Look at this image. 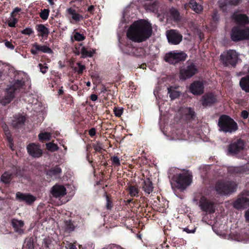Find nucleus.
I'll list each match as a JSON object with an SVG mask.
<instances>
[{
  "mask_svg": "<svg viewBox=\"0 0 249 249\" xmlns=\"http://www.w3.org/2000/svg\"><path fill=\"white\" fill-rule=\"evenodd\" d=\"M77 65L79 67V70L78 71V73H82L83 71L85 69V66L81 64L80 63H77Z\"/></svg>",
  "mask_w": 249,
  "mask_h": 249,
  "instance_id": "48",
  "label": "nucleus"
},
{
  "mask_svg": "<svg viewBox=\"0 0 249 249\" xmlns=\"http://www.w3.org/2000/svg\"><path fill=\"white\" fill-rule=\"evenodd\" d=\"M66 12L68 14L71 16L72 19L76 22L79 21L84 18L83 16L77 13L75 10L71 8H68L66 10Z\"/></svg>",
  "mask_w": 249,
  "mask_h": 249,
  "instance_id": "21",
  "label": "nucleus"
},
{
  "mask_svg": "<svg viewBox=\"0 0 249 249\" xmlns=\"http://www.w3.org/2000/svg\"><path fill=\"white\" fill-rule=\"evenodd\" d=\"M78 50L77 52H76V51L74 52L75 53H76V54H77V55H79L80 53H80V49H81L80 46L78 47Z\"/></svg>",
  "mask_w": 249,
  "mask_h": 249,
  "instance_id": "62",
  "label": "nucleus"
},
{
  "mask_svg": "<svg viewBox=\"0 0 249 249\" xmlns=\"http://www.w3.org/2000/svg\"><path fill=\"white\" fill-rule=\"evenodd\" d=\"M36 29L39 36L43 38H46L49 34V30L43 24H39L36 26Z\"/></svg>",
  "mask_w": 249,
  "mask_h": 249,
  "instance_id": "23",
  "label": "nucleus"
},
{
  "mask_svg": "<svg viewBox=\"0 0 249 249\" xmlns=\"http://www.w3.org/2000/svg\"><path fill=\"white\" fill-rule=\"evenodd\" d=\"M94 10V6L93 5H90L88 8V11L90 13H92Z\"/></svg>",
  "mask_w": 249,
  "mask_h": 249,
  "instance_id": "58",
  "label": "nucleus"
},
{
  "mask_svg": "<svg viewBox=\"0 0 249 249\" xmlns=\"http://www.w3.org/2000/svg\"><path fill=\"white\" fill-rule=\"evenodd\" d=\"M38 138L40 141L49 140L51 138V134L46 132H41L38 135Z\"/></svg>",
  "mask_w": 249,
  "mask_h": 249,
  "instance_id": "35",
  "label": "nucleus"
},
{
  "mask_svg": "<svg viewBox=\"0 0 249 249\" xmlns=\"http://www.w3.org/2000/svg\"><path fill=\"white\" fill-rule=\"evenodd\" d=\"M46 146L47 149L51 152L56 151L58 149L57 145L52 142L47 143Z\"/></svg>",
  "mask_w": 249,
  "mask_h": 249,
  "instance_id": "38",
  "label": "nucleus"
},
{
  "mask_svg": "<svg viewBox=\"0 0 249 249\" xmlns=\"http://www.w3.org/2000/svg\"><path fill=\"white\" fill-rule=\"evenodd\" d=\"M73 37L75 40L78 41L83 40L85 39V36L79 33H75Z\"/></svg>",
  "mask_w": 249,
  "mask_h": 249,
  "instance_id": "43",
  "label": "nucleus"
},
{
  "mask_svg": "<svg viewBox=\"0 0 249 249\" xmlns=\"http://www.w3.org/2000/svg\"><path fill=\"white\" fill-rule=\"evenodd\" d=\"M187 57V54L182 52L171 51L166 53L164 60L165 61L172 64L184 61Z\"/></svg>",
  "mask_w": 249,
  "mask_h": 249,
  "instance_id": "7",
  "label": "nucleus"
},
{
  "mask_svg": "<svg viewBox=\"0 0 249 249\" xmlns=\"http://www.w3.org/2000/svg\"><path fill=\"white\" fill-rule=\"evenodd\" d=\"M168 94L171 99L174 100L179 96L180 91L178 87H170L168 88Z\"/></svg>",
  "mask_w": 249,
  "mask_h": 249,
  "instance_id": "22",
  "label": "nucleus"
},
{
  "mask_svg": "<svg viewBox=\"0 0 249 249\" xmlns=\"http://www.w3.org/2000/svg\"><path fill=\"white\" fill-rule=\"evenodd\" d=\"M183 139V137L182 136V135L178 136V134H176V135H174V134H173V136L172 137L171 140H182Z\"/></svg>",
  "mask_w": 249,
  "mask_h": 249,
  "instance_id": "50",
  "label": "nucleus"
},
{
  "mask_svg": "<svg viewBox=\"0 0 249 249\" xmlns=\"http://www.w3.org/2000/svg\"><path fill=\"white\" fill-rule=\"evenodd\" d=\"M228 1L232 5H236L238 3L239 0H228Z\"/></svg>",
  "mask_w": 249,
  "mask_h": 249,
  "instance_id": "55",
  "label": "nucleus"
},
{
  "mask_svg": "<svg viewBox=\"0 0 249 249\" xmlns=\"http://www.w3.org/2000/svg\"><path fill=\"white\" fill-rule=\"evenodd\" d=\"M127 190L129 192V195L132 196H137L139 194V189L137 186H129Z\"/></svg>",
  "mask_w": 249,
  "mask_h": 249,
  "instance_id": "32",
  "label": "nucleus"
},
{
  "mask_svg": "<svg viewBox=\"0 0 249 249\" xmlns=\"http://www.w3.org/2000/svg\"><path fill=\"white\" fill-rule=\"evenodd\" d=\"M51 193L54 197H60L66 195V189L63 185L56 184L52 188Z\"/></svg>",
  "mask_w": 249,
  "mask_h": 249,
  "instance_id": "15",
  "label": "nucleus"
},
{
  "mask_svg": "<svg viewBox=\"0 0 249 249\" xmlns=\"http://www.w3.org/2000/svg\"><path fill=\"white\" fill-rule=\"evenodd\" d=\"M182 115V117L186 119H190L194 115V112L190 107H183L180 110Z\"/></svg>",
  "mask_w": 249,
  "mask_h": 249,
  "instance_id": "24",
  "label": "nucleus"
},
{
  "mask_svg": "<svg viewBox=\"0 0 249 249\" xmlns=\"http://www.w3.org/2000/svg\"><path fill=\"white\" fill-rule=\"evenodd\" d=\"M240 85L243 90L249 92V75L243 77L241 79Z\"/></svg>",
  "mask_w": 249,
  "mask_h": 249,
  "instance_id": "28",
  "label": "nucleus"
},
{
  "mask_svg": "<svg viewBox=\"0 0 249 249\" xmlns=\"http://www.w3.org/2000/svg\"><path fill=\"white\" fill-rule=\"evenodd\" d=\"M67 249H77L76 246L71 243H69L66 246Z\"/></svg>",
  "mask_w": 249,
  "mask_h": 249,
  "instance_id": "53",
  "label": "nucleus"
},
{
  "mask_svg": "<svg viewBox=\"0 0 249 249\" xmlns=\"http://www.w3.org/2000/svg\"><path fill=\"white\" fill-rule=\"evenodd\" d=\"M21 33L23 35H30L33 33V30L31 28H26L23 30Z\"/></svg>",
  "mask_w": 249,
  "mask_h": 249,
  "instance_id": "45",
  "label": "nucleus"
},
{
  "mask_svg": "<svg viewBox=\"0 0 249 249\" xmlns=\"http://www.w3.org/2000/svg\"><path fill=\"white\" fill-rule=\"evenodd\" d=\"M31 53L36 54L39 52L44 53H52V50L46 45H40L36 43L33 44V48L31 50Z\"/></svg>",
  "mask_w": 249,
  "mask_h": 249,
  "instance_id": "16",
  "label": "nucleus"
},
{
  "mask_svg": "<svg viewBox=\"0 0 249 249\" xmlns=\"http://www.w3.org/2000/svg\"><path fill=\"white\" fill-rule=\"evenodd\" d=\"M14 97L13 88H9L6 91L4 96L0 99V102L2 104L5 105L9 103Z\"/></svg>",
  "mask_w": 249,
  "mask_h": 249,
  "instance_id": "20",
  "label": "nucleus"
},
{
  "mask_svg": "<svg viewBox=\"0 0 249 249\" xmlns=\"http://www.w3.org/2000/svg\"><path fill=\"white\" fill-rule=\"evenodd\" d=\"M168 42L172 44L177 45L182 40V36L177 31L170 30L166 33Z\"/></svg>",
  "mask_w": 249,
  "mask_h": 249,
  "instance_id": "10",
  "label": "nucleus"
},
{
  "mask_svg": "<svg viewBox=\"0 0 249 249\" xmlns=\"http://www.w3.org/2000/svg\"><path fill=\"white\" fill-rule=\"evenodd\" d=\"M16 198L20 201H25L28 204H32L36 199V197L31 195L20 192H18L16 194Z\"/></svg>",
  "mask_w": 249,
  "mask_h": 249,
  "instance_id": "18",
  "label": "nucleus"
},
{
  "mask_svg": "<svg viewBox=\"0 0 249 249\" xmlns=\"http://www.w3.org/2000/svg\"><path fill=\"white\" fill-rule=\"evenodd\" d=\"M237 184L234 182H218L215 185L216 192L220 195H228L235 192Z\"/></svg>",
  "mask_w": 249,
  "mask_h": 249,
  "instance_id": "5",
  "label": "nucleus"
},
{
  "mask_svg": "<svg viewBox=\"0 0 249 249\" xmlns=\"http://www.w3.org/2000/svg\"><path fill=\"white\" fill-rule=\"evenodd\" d=\"M201 103L203 106H209L217 101L216 97L212 93H209L202 96Z\"/></svg>",
  "mask_w": 249,
  "mask_h": 249,
  "instance_id": "17",
  "label": "nucleus"
},
{
  "mask_svg": "<svg viewBox=\"0 0 249 249\" xmlns=\"http://www.w3.org/2000/svg\"><path fill=\"white\" fill-rule=\"evenodd\" d=\"M213 18L215 20H217L218 19V16L216 13H213Z\"/></svg>",
  "mask_w": 249,
  "mask_h": 249,
  "instance_id": "61",
  "label": "nucleus"
},
{
  "mask_svg": "<svg viewBox=\"0 0 249 249\" xmlns=\"http://www.w3.org/2000/svg\"><path fill=\"white\" fill-rule=\"evenodd\" d=\"M188 5L189 7L196 13H200L203 10L202 6L197 3L194 0H191Z\"/></svg>",
  "mask_w": 249,
  "mask_h": 249,
  "instance_id": "26",
  "label": "nucleus"
},
{
  "mask_svg": "<svg viewBox=\"0 0 249 249\" xmlns=\"http://www.w3.org/2000/svg\"><path fill=\"white\" fill-rule=\"evenodd\" d=\"M239 54L235 51L230 50L221 54V59L225 65L234 66L240 61Z\"/></svg>",
  "mask_w": 249,
  "mask_h": 249,
  "instance_id": "4",
  "label": "nucleus"
},
{
  "mask_svg": "<svg viewBox=\"0 0 249 249\" xmlns=\"http://www.w3.org/2000/svg\"><path fill=\"white\" fill-rule=\"evenodd\" d=\"M241 115L243 118L246 119L248 117L249 113L247 111L243 110L241 113Z\"/></svg>",
  "mask_w": 249,
  "mask_h": 249,
  "instance_id": "54",
  "label": "nucleus"
},
{
  "mask_svg": "<svg viewBox=\"0 0 249 249\" xmlns=\"http://www.w3.org/2000/svg\"><path fill=\"white\" fill-rule=\"evenodd\" d=\"M12 179V174L9 172H5L1 177V180L5 183H9Z\"/></svg>",
  "mask_w": 249,
  "mask_h": 249,
  "instance_id": "33",
  "label": "nucleus"
},
{
  "mask_svg": "<svg viewBox=\"0 0 249 249\" xmlns=\"http://www.w3.org/2000/svg\"><path fill=\"white\" fill-rule=\"evenodd\" d=\"M114 112L116 116L120 117L123 113V109L122 108H114Z\"/></svg>",
  "mask_w": 249,
  "mask_h": 249,
  "instance_id": "44",
  "label": "nucleus"
},
{
  "mask_svg": "<svg viewBox=\"0 0 249 249\" xmlns=\"http://www.w3.org/2000/svg\"><path fill=\"white\" fill-rule=\"evenodd\" d=\"M191 175L188 172H184L174 176L171 184L173 188L184 190L191 184Z\"/></svg>",
  "mask_w": 249,
  "mask_h": 249,
  "instance_id": "2",
  "label": "nucleus"
},
{
  "mask_svg": "<svg viewBox=\"0 0 249 249\" xmlns=\"http://www.w3.org/2000/svg\"><path fill=\"white\" fill-rule=\"evenodd\" d=\"M234 171L236 173L244 174L247 173L249 171V169H248L247 166L246 167L242 166L234 168Z\"/></svg>",
  "mask_w": 249,
  "mask_h": 249,
  "instance_id": "36",
  "label": "nucleus"
},
{
  "mask_svg": "<svg viewBox=\"0 0 249 249\" xmlns=\"http://www.w3.org/2000/svg\"><path fill=\"white\" fill-rule=\"evenodd\" d=\"M20 11V9L18 7H17V8H15V9L14 10L13 12L12 13H13V16H14V14L15 13L18 12Z\"/></svg>",
  "mask_w": 249,
  "mask_h": 249,
  "instance_id": "59",
  "label": "nucleus"
},
{
  "mask_svg": "<svg viewBox=\"0 0 249 249\" xmlns=\"http://www.w3.org/2000/svg\"><path fill=\"white\" fill-rule=\"evenodd\" d=\"M80 53L83 58L91 57L93 53H95L93 50H88L86 47L83 46L81 44H80Z\"/></svg>",
  "mask_w": 249,
  "mask_h": 249,
  "instance_id": "30",
  "label": "nucleus"
},
{
  "mask_svg": "<svg viewBox=\"0 0 249 249\" xmlns=\"http://www.w3.org/2000/svg\"><path fill=\"white\" fill-rule=\"evenodd\" d=\"M97 96L96 94H92L90 95V99L92 101H95L97 100Z\"/></svg>",
  "mask_w": 249,
  "mask_h": 249,
  "instance_id": "56",
  "label": "nucleus"
},
{
  "mask_svg": "<svg viewBox=\"0 0 249 249\" xmlns=\"http://www.w3.org/2000/svg\"><path fill=\"white\" fill-rule=\"evenodd\" d=\"M244 142L238 140L236 142L230 144L228 148V153L231 155L237 154L239 151L243 149Z\"/></svg>",
  "mask_w": 249,
  "mask_h": 249,
  "instance_id": "14",
  "label": "nucleus"
},
{
  "mask_svg": "<svg viewBox=\"0 0 249 249\" xmlns=\"http://www.w3.org/2000/svg\"><path fill=\"white\" fill-rule=\"evenodd\" d=\"M93 148L96 151L100 152L102 149V145L99 142H97L93 145Z\"/></svg>",
  "mask_w": 249,
  "mask_h": 249,
  "instance_id": "47",
  "label": "nucleus"
},
{
  "mask_svg": "<svg viewBox=\"0 0 249 249\" xmlns=\"http://www.w3.org/2000/svg\"><path fill=\"white\" fill-rule=\"evenodd\" d=\"M143 191L147 194H150L153 190L152 182L149 178H146L143 181L142 186Z\"/></svg>",
  "mask_w": 249,
  "mask_h": 249,
  "instance_id": "25",
  "label": "nucleus"
},
{
  "mask_svg": "<svg viewBox=\"0 0 249 249\" xmlns=\"http://www.w3.org/2000/svg\"><path fill=\"white\" fill-rule=\"evenodd\" d=\"M18 19L15 17V16H13V13H11V17L8 18L7 20V23L10 27H15V24L17 23Z\"/></svg>",
  "mask_w": 249,
  "mask_h": 249,
  "instance_id": "34",
  "label": "nucleus"
},
{
  "mask_svg": "<svg viewBox=\"0 0 249 249\" xmlns=\"http://www.w3.org/2000/svg\"><path fill=\"white\" fill-rule=\"evenodd\" d=\"M199 207L201 209L208 213H213L215 212V206L210 200L202 197L199 202Z\"/></svg>",
  "mask_w": 249,
  "mask_h": 249,
  "instance_id": "11",
  "label": "nucleus"
},
{
  "mask_svg": "<svg viewBox=\"0 0 249 249\" xmlns=\"http://www.w3.org/2000/svg\"><path fill=\"white\" fill-rule=\"evenodd\" d=\"M197 72L196 66L192 63L188 64L186 67L182 68L180 70L179 78L186 80L192 77Z\"/></svg>",
  "mask_w": 249,
  "mask_h": 249,
  "instance_id": "8",
  "label": "nucleus"
},
{
  "mask_svg": "<svg viewBox=\"0 0 249 249\" xmlns=\"http://www.w3.org/2000/svg\"><path fill=\"white\" fill-rule=\"evenodd\" d=\"M231 39L233 41L249 39V28H240L238 26L233 27L231 33Z\"/></svg>",
  "mask_w": 249,
  "mask_h": 249,
  "instance_id": "6",
  "label": "nucleus"
},
{
  "mask_svg": "<svg viewBox=\"0 0 249 249\" xmlns=\"http://www.w3.org/2000/svg\"><path fill=\"white\" fill-rule=\"evenodd\" d=\"M27 149L29 154L33 158H39L42 155V151L40 146L35 143L29 144Z\"/></svg>",
  "mask_w": 249,
  "mask_h": 249,
  "instance_id": "12",
  "label": "nucleus"
},
{
  "mask_svg": "<svg viewBox=\"0 0 249 249\" xmlns=\"http://www.w3.org/2000/svg\"><path fill=\"white\" fill-rule=\"evenodd\" d=\"M3 128L4 131H5V133L6 135L7 139H8L9 142L10 143V147L12 148V147L13 145L12 143V139H11V138L10 136L9 133L8 132V130L7 129V127L6 125L3 126Z\"/></svg>",
  "mask_w": 249,
  "mask_h": 249,
  "instance_id": "41",
  "label": "nucleus"
},
{
  "mask_svg": "<svg viewBox=\"0 0 249 249\" xmlns=\"http://www.w3.org/2000/svg\"><path fill=\"white\" fill-rule=\"evenodd\" d=\"M112 162L115 165H119L120 164V160L116 156H114L112 158Z\"/></svg>",
  "mask_w": 249,
  "mask_h": 249,
  "instance_id": "49",
  "label": "nucleus"
},
{
  "mask_svg": "<svg viewBox=\"0 0 249 249\" xmlns=\"http://www.w3.org/2000/svg\"><path fill=\"white\" fill-rule=\"evenodd\" d=\"M218 126L220 130L225 132L232 133L238 128L237 124L227 115H223L220 117Z\"/></svg>",
  "mask_w": 249,
  "mask_h": 249,
  "instance_id": "3",
  "label": "nucleus"
},
{
  "mask_svg": "<svg viewBox=\"0 0 249 249\" xmlns=\"http://www.w3.org/2000/svg\"><path fill=\"white\" fill-rule=\"evenodd\" d=\"M89 134L91 136H93L95 135V130L94 128H92L89 130Z\"/></svg>",
  "mask_w": 249,
  "mask_h": 249,
  "instance_id": "57",
  "label": "nucleus"
},
{
  "mask_svg": "<svg viewBox=\"0 0 249 249\" xmlns=\"http://www.w3.org/2000/svg\"><path fill=\"white\" fill-rule=\"evenodd\" d=\"M24 85V82L20 80H17L15 81V83L13 85L11 86L10 88H13V92L14 93L15 91L21 87H22Z\"/></svg>",
  "mask_w": 249,
  "mask_h": 249,
  "instance_id": "37",
  "label": "nucleus"
},
{
  "mask_svg": "<svg viewBox=\"0 0 249 249\" xmlns=\"http://www.w3.org/2000/svg\"><path fill=\"white\" fill-rule=\"evenodd\" d=\"M5 46L8 48H9V49H10L13 50V49H14V46L13 45V44H12L11 42H9V41H6V42H5Z\"/></svg>",
  "mask_w": 249,
  "mask_h": 249,
  "instance_id": "52",
  "label": "nucleus"
},
{
  "mask_svg": "<svg viewBox=\"0 0 249 249\" xmlns=\"http://www.w3.org/2000/svg\"><path fill=\"white\" fill-rule=\"evenodd\" d=\"M49 15V10L48 9H44L41 11L40 13V18L43 20H46Z\"/></svg>",
  "mask_w": 249,
  "mask_h": 249,
  "instance_id": "40",
  "label": "nucleus"
},
{
  "mask_svg": "<svg viewBox=\"0 0 249 249\" xmlns=\"http://www.w3.org/2000/svg\"><path fill=\"white\" fill-rule=\"evenodd\" d=\"M52 240L49 237H46L43 239L42 247L46 249H48L51 246Z\"/></svg>",
  "mask_w": 249,
  "mask_h": 249,
  "instance_id": "39",
  "label": "nucleus"
},
{
  "mask_svg": "<svg viewBox=\"0 0 249 249\" xmlns=\"http://www.w3.org/2000/svg\"><path fill=\"white\" fill-rule=\"evenodd\" d=\"M249 206V199L240 196L233 203V206L237 209L246 208Z\"/></svg>",
  "mask_w": 249,
  "mask_h": 249,
  "instance_id": "19",
  "label": "nucleus"
},
{
  "mask_svg": "<svg viewBox=\"0 0 249 249\" xmlns=\"http://www.w3.org/2000/svg\"><path fill=\"white\" fill-rule=\"evenodd\" d=\"M62 170L58 166H55L52 168L47 172V175L51 177L57 178L59 177L61 173Z\"/></svg>",
  "mask_w": 249,
  "mask_h": 249,
  "instance_id": "27",
  "label": "nucleus"
},
{
  "mask_svg": "<svg viewBox=\"0 0 249 249\" xmlns=\"http://www.w3.org/2000/svg\"><path fill=\"white\" fill-rule=\"evenodd\" d=\"M151 24L145 20L134 22L128 28L127 37L135 42H142L149 38L152 35Z\"/></svg>",
  "mask_w": 249,
  "mask_h": 249,
  "instance_id": "1",
  "label": "nucleus"
},
{
  "mask_svg": "<svg viewBox=\"0 0 249 249\" xmlns=\"http://www.w3.org/2000/svg\"><path fill=\"white\" fill-rule=\"evenodd\" d=\"M38 66L39 67L40 71L42 73L44 74L47 72V71L48 70V67L47 66V65L46 64L43 65L41 64H39Z\"/></svg>",
  "mask_w": 249,
  "mask_h": 249,
  "instance_id": "46",
  "label": "nucleus"
},
{
  "mask_svg": "<svg viewBox=\"0 0 249 249\" xmlns=\"http://www.w3.org/2000/svg\"><path fill=\"white\" fill-rule=\"evenodd\" d=\"M183 231L186 232L188 233H193L196 231V228L192 230L189 229L188 228H185L183 229Z\"/></svg>",
  "mask_w": 249,
  "mask_h": 249,
  "instance_id": "51",
  "label": "nucleus"
},
{
  "mask_svg": "<svg viewBox=\"0 0 249 249\" xmlns=\"http://www.w3.org/2000/svg\"><path fill=\"white\" fill-rule=\"evenodd\" d=\"M245 217L247 220L249 221V210L247 211L245 213Z\"/></svg>",
  "mask_w": 249,
  "mask_h": 249,
  "instance_id": "60",
  "label": "nucleus"
},
{
  "mask_svg": "<svg viewBox=\"0 0 249 249\" xmlns=\"http://www.w3.org/2000/svg\"><path fill=\"white\" fill-rule=\"evenodd\" d=\"M47 0L51 5H53L54 4L53 0Z\"/></svg>",
  "mask_w": 249,
  "mask_h": 249,
  "instance_id": "63",
  "label": "nucleus"
},
{
  "mask_svg": "<svg viewBox=\"0 0 249 249\" xmlns=\"http://www.w3.org/2000/svg\"><path fill=\"white\" fill-rule=\"evenodd\" d=\"M171 15L174 19L177 20L178 18L179 14L176 9L173 8L171 10Z\"/></svg>",
  "mask_w": 249,
  "mask_h": 249,
  "instance_id": "42",
  "label": "nucleus"
},
{
  "mask_svg": "<svg viewBox=\"0 0 249 249\" xmlns=\"http://www.w3.org/2000/svg\"><path fill=\"white\" fill-rule=\"evenodd\" d=\"M25 120V119L23 116H17L15 117L14 120L12 122V124L15 127H18L24 124Z\"/></svg>",
  "mask_w": 249,
  "mask_h": 249,
  "instance_id": "31",
  "label": "nucleus"
},
{
  "mask_svg": "<svg viewBox=\"0 0 249 249\" xmlns=\"http://www.w3.org/2000/svg\"><path fill=\"white\" fill-rule=\"evenodd\" d=\"M63 93V90L62 89H60L58 91V93L59 95L62 94Z\"/></svg>",
  "mask_w": 249,
  "mask_h": 249,
  "instance_id": "64",
  "label": "nucleus"
},
{
  "mask_svg": "<svg viewBox=\"0 0 249 249\" xmlns=\"http://www.w3.org/2000/svg\"><path fill=\"white\" fill-rule=\"evenodd\" d=\"M231 18L233 22L238 25L245 26L249 24V18L240 11H235Z\"/></svg>",
  "mask_w": 249,
  "mask_h": 249,
  "instance_id": "9",
  "label": "nucleus"
},
{
  "mask_svg": "<svg viewBox=\"0 0 249 249\" xmlns=\"http://www.w3.org/2000/svg\"><path fill=\"white\" fill-rule=\"evenodd\" d=\"M190 91L194 95H200L204 91V84L201 81H195L191 84Z\"/></svg>",
  "mask_w": 249,
  "mask_h": 249,
  "instance_id": "13",
  "label": "nucleus"
},
{
  "mask_svg": "<svg viewBox=\"0 0 249 249\" xmlns=\"http://www.w3.org/2000/svg\"><path fill=\"white\" fill-rule=\"evenodd\" d=\"M12 225L17 232H22V228L24 226V222L21 220L13 219L12 221Z\"/></svg>",
  "mask_w": 249,
  "mask_h": 249,
  "instance_id": "29",
  "label": "nucleus"
}]
</instances>
